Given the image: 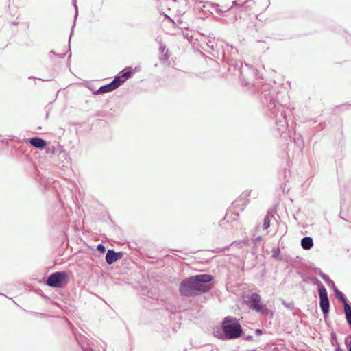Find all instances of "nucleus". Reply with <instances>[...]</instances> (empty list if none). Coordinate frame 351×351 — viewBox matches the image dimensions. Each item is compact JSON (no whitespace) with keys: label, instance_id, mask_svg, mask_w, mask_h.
Returning a JSON list of instances; mask_svg holds the SVG:
<instances>
[{"label":"nucleus","instance_id":"f257e3e1","mask_svg":"<svg viewBox=\"0 0 351 351\" xmlns=\"http://www.w3.org/2000/svg\"><path fill=\"white\" fill-rule=\"evenodd\" d=\"M211 280L212 277L208 274L192 276L182 282L180 291L182 295L186 296L200 294L208 290V282Z\"/></svg>","mask_w":351,"mask_h":351},{"label":"nucleus","instance_id":"f03ea898","mask_svg":"<svg viewBox=\"0 0 351 351\" xmlns=\"http://www.w3.org/2000/svg\"><path fill=\"white\" fill-rule=\"evenodd\" d=\"M222 328L226 337L228 339L237 338L242 332L241 325L236 318L226 317L223 322Z\"/></svg>","mask_w":351,"mask_h":351},{"label":"nucleus","instance_id":"7ed1b4c3","mask_svg":"<svg viewBox=\"0 0 351 351\" xmlns=\"http://www.w3.org/2000/svg\"><path fill=\"white\" fill-rule=\"evenodd\" d=\"M131 75L130 71H125L121 75L117 76L114 80L110 84L103 86L98 90L99 93H106L111 92L117 88L121 84H123Z\"/></svg>","mask_w":351,"mask_h":351},{"label":"nucleus","instance_id":"20e7f679","mask_svg":"<svg viewBox=\"0 0 351 351\" xmlns=\"http://www.w3.org/2000/svg\"><path fill=\"white\" fill-rule=\"evenodd\" d=\"M66 278V272H55L47 278L46 284L52 287L61 288L65 285Z\"/></svg>","mask_w":351,"mask_h":351},{"label":"nucleus","instance_id":"39448f33","mask_svg":"<svg viewBox=\"0 0 351 351\" xmlns=\"http://www.w3.org/2000/svg\"><path fill=\"white\" fill-rule=\"evenodd\" d=\"M261 300V296L256 293L245 296V302L249 307L258 313H263L265 310V306L262 304Z\"/></svg>","mask_w":351,"mask_h":351},{"label":"nucleus","instance_id":"423d86ee","mask_svg":"<svg viewBox=\"0 0 351 351\" xmlns=\"http://www.w3.org/2000/svg\"><path fill=\"white\" fill-rule=\"evenodd\" d=\"M319 295L320 298V307L322 312L326 314L329 311V300L328 298L327 291L326 288L322 285H319Z\"/></svg>","mask_w":351,"mask_h":351},{"label":"nucleus","instance_id":"0eeeda50","mask_svg":"<svg viewBox=\"0 0 351 351\" xmlns=\"http://www.w3.org/2000/svg\"><path fill=\"white\" fill-rule=\"evenodd\" d=\"M119 258V254L114 252L113 250H108L106 256V262L109 265L112 264Z\"/></svg>","mask_w":351,"mask_h":351},{"label":"nucleus","instance_id":"6e6552de","mask_svg":"<svg viewBox=\"0 0 351 351\" xmlns=\"http://www.w3.org/2000/svg\"><path fill=\"white\" fill-rule=\"evenodd\" d=\"M29 143L32 146L40 149L43 148L46 145L44 140L37 137L31 138Z\"/></svg>","mask_w":351,"mask_h":351},{"label":"nucleus","instance_id":"1a4fd4ad","mask_svg":"<svg viewBox=\"0 0 351 351\" xmlns=\"http://www.w3.org/2000/svg\"><path fill=\"white\" fill-rule=\"evenodd\" d=\"M301 245L304 250H310L313 245V241L311 237H304L301 241Z\"/></svg>","mask_w":351,"mask_h":351},{"label":"nucleus","instance_id":"9d476101","mask_svg":"<svg viewBox=\"0 0 351 351\" xmlns=\"http://www.w3.org/2000/svg\"><path fill=\"white\" fill-rule=\"evenodd\" d=\"M334 291H335V295H336V296H337V297L340 300H341V301L344 303V304H345L346 303H347V302H346V298H345V297H344L343 294L340 291H339L337 288H335V289H334Z\"/></svg>","mask_w":351,"mask_h":351},{"label":"nucleus","instance_id":"9b49d317","mask_svg":"<svg viewBox=\"0 0 351 351\" xmlns=\"http://www.w3.org/2000/svg\"><path fill=\"white\" fill-rule=\"evenodd\" d=\"M270 226V221H269V218L268 216H266L265 218H264V221H263V228L264 229H267Z\"/></svg>","mask_w":351,"mask_h":351},{"label":"nucleus","instance_id":"f8f14e48","mask_svg":"<svg viewBox=\"0 0 351 351\" xmlns=\"http://www.w3.org/2000/svg\"><path fill=\"white\" fill-rule=\"evenodd\" d=\"M97 249L99 252H100L101 253H104L106 250L105 247L101 244L98 245L97 247Z\"/></svg>","mask_w":351,"mask_h":351},{"label":"nucleus","instance_id":"ddd939ff","mask_svg":"<svg viewBox=\"0 0 351 351\" xmlns=\"http://www.w3.org/2000/svg\"><path fill=\"white\" fill-rule=\"evenodd\" d=\"M321 277L326 283H329V282L331 280L329 277L324 274H321Z\"/></svg>","mask_w":351,"mask_h":351},{"label":"nucleus","instance_id":"4468645a","mask_svg":"<svg viewBox=\"0 0 351 351\" xmlns=\"http://www.w3.org/2000/svg\"><path fill=\"white\" fill-rule=\"evenodd\" d=\"M347 347L348 348V351H351V335H350V340L346 342Z\"/></svg>","mask_w":351,"mask_h":351},{"label":"nucleus","instance_id":"2eb2a0df","mask_svg":"<svg viewBox=\"0 0 351 351\" xmlns=\"http://www.w3.org/2000/svg\"><path fill=\"white\" fill-rule=\"evenodd\" d=\"M278 254H279V250H278H278H274V255H273V256H274V257L277 258V257H278Z\"/></svg>","mask_w":351,"mask_h":351},{"label":"nucleus","instance_id":"dca6fc26","mask_svg":"<svg viewBox=\"0 0 351 351\" xmlns=\"http://www.w3.org/2000/svg\"><path fill=\"white\" fill-rule=\"evenodd\" d=\"M327 285H328V286L333 287L334 289L335 288V283H334V282L332 280H330L329 282V283H327Z\"/></svg>","mask_w":351,"mask_h":351},{"label":"nucleus","instance_id":"f3484780","mask_svg":"<svg viewBox=\"0 0 351 351\" xmlns=\"http://www.w3.org/2000/svg\"><path fill=\"white\" fill-rule=\"evenodd\" d=\"M256 333L257 335H261L262 334V331L260 329H257V330H256Z\"/></svg>","mask_w":351,"mask_h":351},{"label":"nucleus","instance_id":"a211bd4d","mask_svg":"<svg viewBox=\"0 0 351 351\" xmlns=\"http://www.w3.org/2000/svg\"><path fill=\"white\" fill-rule=\"evenodd\" d=\"M232 3H233V5H237V1H234L232 2Z\"/></svg>","mask_w":351,"mask_h":351},{"label":"nucleus","instance_id":"6ab92c4d","mask_svg":"<svg viewBox=\"0 0 351 351\" xmlns=\"http://www.w3.org/2000/svg\"><path fill=\"white\" fill-rule=\"evenodd\" d=\"M84 351H89V350H86V349H85V350H84Z\"/></svg>","mask_w":351,"mask_h":351},{"label":"nucleus","instance_id":"aec40b11","mask_svg":"<svg viewBox=\"0 0 351 351\" xmlns=\"http://www.w3.org/2000/svg\"><path fill=\"white\" fill-rule=\"evenodd\" d=\"M336 351H339V350L338 349H337Z\"/></svg>","mask_w":351,"mask_h":351}]
</instances>
